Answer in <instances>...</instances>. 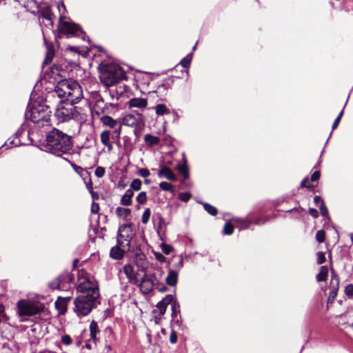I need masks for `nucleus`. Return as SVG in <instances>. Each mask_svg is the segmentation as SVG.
<instances>
[{"mask_svg": "<svg viewBox=\"0 0 353 353\" xmlns=\"http://www.w3.org/2000/svg\"><path fill=\"white\" fill-rule=\"evenodd\" d=\"M134 192L131 189L125 191V194L121 196V204L123 206H130L132 203V197Z\"/></svg>", "mask_w": 353, "mask_h": 353, "instance_id": "obj_22", "label": "nucleus"}, {"mask_svg": "<svg viewBox=\"0 0 353 353\" xmlns=\"http://www.w3.org/2000/svg\"><path fill=\"white\" fill-rule=\"evenodd\" d=\"M153 275L145 276L142 278L139 285H141L143 288H145L147 292H150L153 287Z\"/></svg>", "mask_w": 353, "mask_h": 353, "instance_id": "obj_24", "label": "nucleus"}, {"mask_svg": "<svg viewBox=\"0 0 353 353\" xmlns=\"http://www.w3.org/2000/svg\"><path fill=\"white\" fill-rule=\"evenodd\" d=\"M99 210V205L97 203H92L91 207V211L94 214H97Z\"/></svg>", "mask_w": 353, "mask_h": 353, "instance_id": "obj_58", "label": "nucleus"}, {"mask_svg": "<svg viewBox=\"0 0 353 353\" xmlns=\"http://www.w3.org/2000/svg\"><path fill=\"white\" fill-rule=\"evenodd\" d=\"M171 303L172 314L171 316L173 321H176V323H179L180 321L177 319L178 316L181 318L180 315V305L176 301H172Z\"/></svg>", "mask_w": 353, "mask_h": 353, "instance_id": "obj_21", "label": "nucleus"}, {"mask_svg": "<svg viewBox=\"0 0 353 353\" xmlns=\"http://www.w3.org/2000/svg\"><path fill=\"white\" fill-rule=\"evenodd\" d=\"M310 214L314 218H317L319 216V212L314 208H310Z\"/></svg>", "mask_w": 353, "mask_h": 353, "instance_id": "obj_62", "label": "nucleus"}, {"mask_svg": "<svg viewBox=\"0 0 353 353\" xmlns=\"http://www.w3.org/2000/svg\"><path fill=\"white\" fill-rule=\"evenodd\" d=\"M101 123L106 126H109L111 128H114L117 126L118 123L116 120L113 119L110 116H103L101 117Z\"/></svg>", "mask_w": 353, "mask_h": 353, "instance_id": "obj_27", "label": "nucleus"}, {"mask_svg": "<svg viewBox=\"0 0 353 353\" xmlns=\"http://www.w3.org/2000/svg\"><path fill=\"white\" fill-rule=\"evenodd\" d=\"M136 200L139 204H144L147 201V194L145 192H141L137 196Z\"/></svg>", "mask_w": 353, "mask_h": 353, "instance_id": "obj_42", "label": "nucleus"}, {"mask_svg": "<svg viewBox=\"0 0 353 353\" xmlns=\"http://www.w3.org/2000/svg\"><path fill=\"white\" fill-rule=\"evenodd\" d=\"M99 70L101 82L106 87L114 85L125 77L123 68L114 63L101 62Z\"/></svg>", "mask_w": 353, "mask_h": 353, "instance_id": "obj_3", "label": "nucleus"}, {"mask_svg": "<svg viewBox=\"0 0 353 353\" xmlns=\"http://www.w3.org/2000/svg\"><path fill=\"white\" fill-rule=\"evenodd\" d=\"M105 170L103 167L98 166L96 168L94 174L98 178H101L105 175Z\"/></svg>", "mask_w": 353, "mask_h": 353, "instance_id": "obj_45", "label": "nucleus"}, {"mask_svg": "<svg viewBox=\"0 0 353 353\" xmlns=\"http://www.w3.org/2000/svg\"><path fill=\"white\" fill-rule=\"evenodd\" d=\"M141 114H138L137 116L128 114L123 117L122 123L123 125L130 127H137L139 124V119Z\"/></svg>", "mask_w": 353, "mask_h": 353, "instance_id": "obj_14", "label": "nucleus"}, {"mask_svg": "<svg viewBox=\"0 0 353 353\" xmlns=\"http://www.w3.org/2000/svg\"><path fill=\"white\" fill-rule=\"evenodd\" d=\"M82 178L83 179L85 185L88 190L89 191V192L90 193V194L94 195V192L93 191L92 182L90 176H84Z\"/></svg>", "mask_w": 353, "mask_h": 353, "instance_id": "obj_33", "label": "nucleus"}, {"mask_svg": "<svg viewBox=\"0 0 353 353\" xmlns=\"http://www.w3.org/2000/svg\"><path fill=\"white\" fill-rule=\"evenodd\" d=\"M159 187L161 190H163L164 191H168L172 193L174 192V186L168 182H165V181L161 182L159 183Z\"/></svg>", "mask_w": 353, "mask_h": 353, "instance_id": "obj_36", "label": "nucleus"}, {"mask_svg": "<svg viewBox=\"0 0 353 353\" xmlns=\"http://www.w3.org/2000/svg\"><path fill=\"white\" fill-rule=\"evenodd\" d=\"M116 214L119 217L123 218V219H127L128 217L131 214V210L129 208L117 207L116 208Z\"/></svg>", "mask_w": 353, "mask_h": 353, "instance_id": "obj_29", "label": "nucleus"}, {"mask_svg": "<svg viewBox=\"0 0 353 353\" xmlns=\"http://www.w3.org/2000/svg\"><path fill=\"white\" fill-rule=\"evenodd\" d=\"M320 177V172L319 171H315L311 176V181H316L319 180Z\"/></svg>", "mask_w": 353, "mask_h": 353, "instance_id": "obj_59", "label": "nucleus"}, {"mask_svg": "<svg viewBox=\"0 0 353 353\" xmlns=\"http://www.w3.org/2000/svg\"><path fill=\"white\" fill-rule=\"evenodd\" d=\"M104 102L101 98L98 99L96 101L95 108L97 109L96 110V112L97 114H99L100 113H103L104 111V106H103Z\"/></svg>", "mask_w": 353, "mask_h": 353, "instance_id": "obj_40", "label": "nucleus"}, {"mask_svg": "<svg viewBox=\"0 0 353 353\" xmlns=\"http://www.w3.org/2000/svg\"><path fill=\"white\" fill-rule=\"evenodd\" d=\"M173 301V296L168 294L161 301L157 304V307L159 311V315L162 316L165 313L168 305Z\"/></svg>", "mask_w": 353, "mask_h": 353, "instance_id": "obj_15", "label": "nucleus"}, {"mask_svg": "<svg viewBox=\"0 0 353 353\" xmlns=\"http://www.w3.org/2000/svg\"><path fill=\"white\" fill-rule=\"evenodd\" d=\"M177 341V335L175 331H172L170 335V342L172 344L176 343Z\"/></svg>", "mask_w": 353, "mask_h": 353, "instance_id": "obj_57", "label": "nucleus"}, {"mask_svg": "<svg viewBox=\"0 0 353 353\" xmlns=\"http://www.w3.org/2000/svg\"><path fill=\"white\" fill-rule=\"evenodd\" d=\"M46 141V150L58 157L68 154L72 146L71 137L56 128L48 134Z\"/></svg>", "mask_w": 353, "mask_h": 353, "instance_id": "obj_2", "label": "nucleus"}, {"mask_svg": "<svg viewBox=\"0 0 353 353\" xmlns=\"http://www.w3.org/2000/svg\"><path fill=\"white\" fill-rule=\"evenodd\" d=\"M21 131L20 129H19L17 132L14 134V137L9 138L2 147H6V148H9L10 147L12 146L17 147L19 145H21V143L20 140L18 139V137L21 134Z\"/></svg>", "mask_w": 353, "mask_h": 353, "instance_id": "obj_19", "label": "nucleus"}, {"mask_svg": "<svg viewBox=\"0 0 353 353\" xmlns=\"http://www.w3.org/2000/svg\"><path fill=\"white\" fill-rule=\"evenodd\" d=\"M155 112L158 116L168 114L170 113L168 108L163 103L157 104L155 107Z\"/></svg>", "mask_w": 353, "mask_h": 353, "instance_id": "obj_30", "label": "nucleus"}, {"mask_svg": "<svg viewBox=\"0 0 353 353\" xmlns=\"http://www.w3.org/2000/svg\"><path fill=\"white\" fill-rule=\"evenodd\" d=\"M144 141L147 145L153 146L159 143L160 139L158 137L153 136L150 134H147L145 135Z\"/></svg>", "mask_w": 353, "mask_h": 353, "instance_id": "obj_28", "label": "nucleus"}, {"mask_svg": "<svg viewBox=\"0 0 353 353\" xmlns=\"http://www.w3.org/2000/svg\"><path fill=\"white\" fill-rule=\"evenodd\" d=\"M141 185H142V183H141V181L139 179H134L130 186V188L132 191L134 190V191H139L141 188Z\"/></svg>", "mask_w": 353, "mask_h": 353, "instance_id": "obj_38", "label": "nucleus"}, {"mask_svg": "<svg viewBox=\"0 0 353 353\" xmlns=\"http://www.w3.org/2000/svg\"><path fill=\"white\" fill-rule=\"evenodd\" d=\"M90 339L96 342L98 339V334L99 333V330L98 327V324L94 321H92L90 324Z\"/></svg>", "mask_w": 353, "mask_h": 353, "instance_id": "obj_26", "label": "nucleus"}, {"mask_svg": "<svg viewBox=\"0 0 353 353\" xmlns=\"http://www.w3.org/2000/svg\"><path fill=\"white\" fill-rule=\"evenodd\" d=\"M325 261V254L320 252L317 253V263L318 264H322Z\"/></svg>", "mask_w": 353, "mask_h": 353, "instance_id": "obj_56", "label": "nucleus"}, {"mask_svg": "<svg viewBox=\"0 0 353 353\" xmlns=\"http://www.w3.org/2000/svg\"><path fill=\"white\" fill-rule=\"evenodd\" d=\"M68 276H60L54 281H51L49 286L52 290H63L64 288L63 280H67Z\"/></svg>", "mask_w": 353, "mask_h": 353, "instance_id": "obj_20", "label": "nucleus"}, {"mask_svg": "<svg viewBox=\"0 0 353 353\" xmlns=\"http://www.w3.org/2000/svg\"><path fill=\"white\" fill-rule=\"evenodd\" d=\"M319 210L321 214L324 216L327 217L328 216V210L324 202H321V204L319 205Z\"/></svg>", "mask_w": 353, "mask_h": 353, "instance_id": "obj_46", "label": "nucleus"}, {"mask_svg": "<svg viewBox=\"0 0 353 353\" xmlns=\"http://www.w3.org/2000/svg\"><path fill=\"white\" fill-rule=\"evenodd\" d=\"M61 342L66 345H70L72 343V339L69 335H64L62 336Z\"/></svg>", "mask_w": 353, "mask_h": 353, "instance_id": "obj_55", "label": "nucleus"}, {"mask_svg": "<svg viewBox=\"0 0 353 353\" xmlns=\"http://www.w3.org/2000/svg\"><path fill=\"white\" fill-rule=\"evenodd\" d=\"M150 214H151V212H150V208H146L144 210V212L142 214V217H141V221L143 224L148 223V222L150 219Z\"/></svg>", "mask_w": 353, "mask_h": 353, "instance_id": "obj_43", "label": "nucleus"}, {"mask_svg": "<svg viewBox=\"0 0 353 353\" xmlns=\"http://www.w3.org/2000/svg\"><path fill=\"white\" fill-rule=\"evenodd\" d=\"M314 202L316 205L319 206L321 204V202H324L320 196H315L314 198Z\"/></svg>", "mask_w": 353, "mask_h": 353, "instance_id": "obj_60", "label": "nucleus"}, {"mask_svg": "<svg viewBox=\"0 0 353 353\" xmlns=\"http://www.w3.org/2000/svg\"><path fill=\"white\" fill-rule=\"evenodd\" d=\"M330 285H339V278L335 274L334 270H332V279L330 281Z\"/></svg>", "mask_w": 353, "mask_h": 353, "instance_id": "obj_50", "label": "nucleus"}, {"mask_svg": "<svg viewBox=\"0 0 353 353\" xmlns=\"http://www.w3.org/2000/svg\"><path fill=\"white\" fill-rule=\"evenodd\" d=\"M77 290L81 293V294L88 296H92L94 292H96L97 294H99L98 285L88 279L80 282L77 287Z\"/></svg>", "mask_w": 353, "mask_h": 353, "instance_id": "obj_10", "label": "nucleus"}, {"mask_svg": "<svg viewBox=\"0 0 353 353\" xmlns=\"http://www.w3.org/2000/svg\"><path fill=\"white\" fill-rule=\"evenodd\" d=\"M161 250L164 254H169L172 251V247L170 245L163 243L161 245Z\"/></svg>", "mask_w": 353, "mask_h": 353, "instance_id": "obj_52", "label": "nucleus"}, {"mask_svg": "<svg viewBox=\"0 0 353 353\" xmlns=\"http://www.w3.org/2000/svg\"><path fill=\"white\" fill-rule=\"evenodd\" d=\"M59 33L66 35L68 37H78L82 39H85V33L81 27L72 22L70 19H65L60 16L59 22Z\"/></svg>", "mask_w": 353, "mask_h": 353, "instance_id": "obj_6", "label": "nucleus"}, {"mask_svg": "<svg viewBox=\"0 0 353 353\" xmlns=\"http://www.w3.org/2000/svg\"><path fill=\"white\" fill-rule=\"evenodd\" d=\"M70 297L63 298L59 297L55 302V307L57 309L59 314H63L67 310V302L70 300Z\"/></svg>", "mask_w": 353, "mask_h": 353, "instance_id": "obj_18", "label": "nucleus"}, {"mask_svg": "<svg viewBox=\"0 0 353 353\" xmlns=\"http://www.w3.org/2000/svg\"><path fill=\"white\" fill-rule=\"evenodd\" d=\"M343 114V109L341 111V112L339 114L338 117L336 118V119L334 120L333 124H332V130L336 129L338 125H339V123L341 119V117Z\"/></svg>", "mask_w": 353, "mask_h": 353, "instance_id": "obj_51", "label": "nucleus"}, {"mask_svg": "<svg viewBox=\"0 0 353 353\" xmlns=\"http://www.w3.org/2000/svg\"><path fill=\"white\" fill-rule=\"evenodd\" d=\"M192 59V54L190 53L179 62V65H181L184 68H189L190 63Z\"/></svg>", "mask_w": 353, "mask_h": 353, "instance_id": "obj_32", "label": "nucleus"}, {"mask_svg": "<svg viewBox=\"0 0 353 353\" xmlns=\"http://www.w3.org/2000/svg\"><path fill=\"white\" fill-rule=\"evenodd\" d=\"M174 83V78L172 77H168L163 80L161 84L159 85L157 88V92L163 94L165 91L170 89Z\"/></svg>", "mask_w": 353, "mask_h": 353, "instance_id": "obj_16", "label": "nucleus"}, {"mask_svg": "<svg viewBox=\"0 0 353 353\" xmlns=\"http://www.w3.org/2000/svg\"><path fill=\"white\" fill-rule=\"evenodd\" d=\"M53 57H54V52L50 51V50H48L47 54H46V57L45 60L43 61V65L49 64L52 61Z\"/></svg>", "mask_w": 353, "mask_h": 353, "instance_id": "obj_48", "label": "nucleus"}, {"mask_svg": "<svg viewBox=\"0 0 353 353\" xmlns=\"http://www.w3.org/2000/svg\"><path fill=\"white\" fill-rule=\"evenodd\" d=\"M71 165L74 170V171L77 173H78L81 177H83L84 176H89V173L81 166H79L73 163H71Z\"/></svg>", "mask_w": 353, "mask_h": 353, "instance_id": "obj_34", "label": "nucleus"}, {"mask_svg": "<svg viewBox=\"0 0 353 353\" xmlns=\"http://www.w3.org/2000/svg\"><path fill=\"white\" fill-rule=\"evenodd\" d=\"M179 198L183 202H188L191 198V194L189 192H181L179 194Z\"/></svg>", "mask_w": 353, "mask_h": 353, "instance_id": "obj_49", "label": "nucleus"}, {"mask_svg": "<svg viewBox=\"0 0 353 353\" xmlns=\"http://www.w3.org/2000/svg\"><path fill=\"white\" fill-rule=\"evenodd\" d=\"M233 231H234L233 225L229 222L225 223V224L224 225L223 230V234L231 235L233 233Z\"/></svg>", "mask_w": 353, "mask_h": 353, "instance_id": "obj_39", "label": "nucleus"}, {"mask_svg": "<svg viewBox=\"0 0 353 353\" xmlns=\"http://www.w3.org/2000/svg\"><path fill=\"white\" fill-rule=\"evenodd\" d=\"M233 220L235 222H239L242 224L240 230L248 229V228H249L250 225L252 223V222L251 221H249L248 219H234Z\"/></svg>", "mask_w": 353, "mask_h": 353, "instance_id": "obj_37", "label": "nucleus"}, {"mask_svg": "<svg viewBox=\"0 0 353 353\" xmlns=\"http://www.w3.org/2000/svg\"><path fill=\"white\" fill-rule=\"evenodd\" d=\"M135 234L132 223L123 224L118 229L117 241L122 247L130 249L131 241L135 236Z\"/></svg>", "mask_w": 353, "mask_h": 353, "instance_id": "obj_9", "label": "nucleus"}, {"mask_svg": "<svg viewBox=\"0 0 353 353\" xmlns=\"http://www.w3.org/2000/svg\"><path fill=\"white\" fill-rule=\"evenodd\" d=\"M158 176L159 177H163L170 181H176V176L173 171L170 168L163 165H161V168L159 170Z\"/></svg>", "mask_w": 353, "mask_h": 353, "instance_id": "obj_12", "label": "nucleus"}, {"mask_svg": "<svg viewBox=\"0 0 353 353\" xmlns=\"http://www.w3.org/2000/svg\"><path fill=\"white\" fill-rule=\"evenodd\" d=\"M177 169L179 173L183 175L185 180L189 178V170L187 165V159L185 155H183V163L179 164Z\"/></svg>", "mask_w": 353, "mask_h": 353, "instance_id": "obj_25", "label": "nucleus"}, {"mask_svg": "<svg viewBox=\"0 0 353 353\" xmlns=\"http://www.w3.org/2000/svg\"><path fill=\"white\" fill-rule=\"evenodd\" d=\"M130 250V249H126L122 247L121 245L118 244L117 241V245L112 247L110 251V256L115 260H121L123 258L124 254Z\"/></svg>", "mask_w": 353, "mask_h": 353, "instance_id": "obj_11", "label": "nucleus"}, {"mask_svg": "<svg viewBox=\"0 0 353 353\" xmlns=\"http://www.w3.org/2000/svg\"><path fill=\"white\" fill-rule=\"evenodd\" d=\"M54 94L61 99L63 104L59 105L54 116L59 123L74 119L80 123L85 122L87 115L82 110L74 106L83 98V90L77 81L62 80L58 82L54 90Z\"/></svg>", "mask_w": 353, "mask_h": 353, "instance_id": "obj_1", "label": "nucleus"}, {"mask_svg": "<svg viewBox=\"0 0 353 353\" xmlns=\"http://www.w3.org/2000/svg\"><path fill=\"white\" fill-rule=\"evenodd\" d=\"M139 174L143 178H146L150 176V172L147 168H141L139 170Z\"/></svg>", "mask_w": 353, "mask_h": 353, "instance_id": "obj_54", "label": "nucleus"}, {"mask_svg": "<svg viewBox=\"0 0 353 353\" xmlns=\"http://www.w3.org/2000/svg\"><path fill=\"white\" fill-rule=\"evenodd\" d=\"M50 112L48 106L39 104L28 109L26 112L25 117L37 124L38 127H43L50 125Z\"/></svg>", "mask_w": 353, "mask_h": 353, "instance_id": "obj_5", "label": "nucleus"}, {"mask_svg": "<svg viewBox=\"0 0 353 353\" xmlns=\"http://www.w3.org/2000/svg\"><path fill=\"white\" fill-rule=\"evenodd\" d=\"M183 265V259H180L177 264L175 265L176 269L178 270H180Z\"/></svg>", "mask_w": 353, "mask_h": 353, "instance_id": "obj_63", "label": "nucleus"}, {"mask_svg": "<svg viewBox=\"0 0 353 353\" xmlns=\"http://www.w3.org/2000/svg\"><path fill=\"white\" fill-rule=\"evenodd\" d=\"M121 288L126 290L130 283L139 285V280L134 268L130 264H125L119 272Z\"/></svg>", "mask_w": 353, "mask_h": 353, "instance_id": "obj_8", "label": "nucleus"}, {"mask_svg": "<svg viewBox=\"0 0 353 353\" xmlns=\"http://www.w3.org/2000/svg\"><path fill=\"white\" fill-rule=\"evenodd\" d=\"M43 305L34 303L26 300H20L17 303V313L21 321H24L28 316H32L42 312Z\"/></svg>", "mask_w": 353, "mask_h": 353, "instance_id": "obj_7", "label": "nucleus"}, {"mask_svg": "<svg viewBox=\"0 0 353 353\" xmlns=\"http://www.w3.org/2000/svg\"><path fill=\"white\" fill-rule=\"evenodd\" d=\"M203 208L210 214L212 216H215L217 214L216 208L208 203H203Z\"/></svg>", "mask_w": 353, "mask_h": 353, "instance_id": "obj_41", "label": "nucleus"}, {"mask_svg": "<svg viewBox=\"0 0 353 353\" xmlns=\"http://www.w3.org/2000/svg\"><path fill=\"white\" fill-rule=\"evenodd\" d=\"M328 274V269L326 266H321L319 272L317 274L316 279L317 281H325Z\"/></svg>", "mask_w": 353, "mask_h": 353, "instance_id": "obj_31", "label": "nucleus"}, {"mask_svg": "<svg viewBox=\"0 0 353 353\" xmlns=\"http://www.w3.org/2000/svg\"><path fill=\"white\" fill-rule=\"evenodd\" d=\"M325 232L324 230H320L317 231V232L316 234V240L319 243H323L325 241Z\"/></svg>", "mask_w": 353, "mask_h": 353, "instance_id": "obj_44", "label": "nucleus"}, {"mask_svg": "<svg viewBox=\"0 0 353 353\" xmlns=\"http://www.w3.org/2000/svg\"><path fill=\"white\" fill-rule=\"evenodd\" d=\"M148 105L147 99L143 98H133L129 100L128 105L130 108H145Z\"/></svg>", "mask_w": 353, "mask_h": 353, "instance_id": "obj_17", "label": "nucleus"}, {"mask_svg": "<svg viewBox=\"0 0 353 353\" xmlns=\"http://www.w3.org/2000/svg\"><path fill=\"white\" fill-rule=\"evenodd\" d=\"M110 132L108 130L103 131L101 134V141L105 145L110 141Z\"/></svg>", "mask_w": 353, "mask_h": 353, "instance_id": "obj_35", "label": "nucleus"}, {"mask_svg": "<svg viewBox=\"0 0 353 353\" xmlns=\"http://www.w3.org/2000/svg\"><path fill=\"white\" fill-rule=\"evenodd\" d=\"M345 294L348 296H353V285L349 284L345 288Z\"/></svg>", "mask_w": 353, "mask_h": 353, "instance_id": "obj_53", "label": "nucleus"}, {"mask_svg": "<svg viewBox=\"0 0 353 353\" xmlns=\"http://www.w3.org/2000/svg\"><path fill=\"white\" fill-rule=\"evenodd\" d=\"M178 271L175 270H170L166 277V283L170 286H174L178 281Z\"/></svg>", "mask_w": 353, "mask_h": 353, "instance_id": "obj_23", "label": "nucleus"}, {"mask_svg": "<svg viewBox=\"0 0 353 353\" xmlns=\"http://www.w3.org/2000/svg\"><path fill=\"white\" fill-rule=\"evenodd\" d=\"M331 291L330 292L329 299H334L336 294L337 290L339 289V285H330Z\"/></svg>", "mask_w": 353, "mask_h": 353, "instance_id": "obj_47", "label": "nucleus"}, {"mask_svg": "<svg viewBox=\"0 0 353 353\" xmlns=\"http://www.w3.org/2000/svg\"><path fill=\"white\" fill-rule=\"evenodd\" d=\"M100 294L94 292L92 296L79 294L74 301V312L79 317L88 315L100 303Z\"/></svg>", "mask_w": 353, "mask_h": 353, "instance_id": "obj_4", "label": "nucleus"}, {"mask_svg": "<svg viewBox=\"0 0 353 353\" xmlns=\"http://www.w3.org/2000/svg\"><path fill=\"white\" fill-rule=\"evenodd\" d=\"M307 183H308V178H305L301 181V186L303 188H310V186L307 184Z\"/></svg>", "mask_w": 353, "mask_h": 353, "instance_id": "obj_64", "label": "nucleus"}, {"mask_svg": "<svg viewBox=\"0 0 353 353\" xmlns=\"http://www.w3.org/2000/svg\"><path fill=\"white\" fill-rule=\"evenodd\" d=\"M155 256H156V259L159 261V262H163L165 261V257L161 253L159 252H157L155 254Z\"/></svg>", "mask_w": 353, "mask_h": 353, "instance_id": "obj_61", "label": "nucleus"}, {"mask_svg": "<svg viewBox=\"0 0 353 353\" xmlns=\"http://www.w3.org/2000/svg\"><path fill=\"white\" fill-rule=\"evenodd\" d=\"M55 17L54 14H52L49 8L45 9L42 12V22H44V20H46L47 23L46 24V26H50V29H52V31L53 34H54L55 38H57V34H55L54 30H53V19Z\"/></svg>", "mask_w": 353, "mask_h": 353, "instance_id": "obj_13", "label": "nucleus"}]
</instances>
